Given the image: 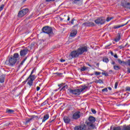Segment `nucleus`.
<instances>
[{"label": "nucleus", "instance_id": "f257e3e1", "mask_svg": "<svg viewBox=\"0 0 130 130\" xmlns=\"http://www.w3.org/2000/svg\"><path fill=\"white\" fill-rule=\"evenodd\" d=\"M87 50L88 49L86 46L79 48L77 50L72 52L69 56V58L72 59L74 57H78L81 54H83L84 52H87Z\"/></svg>", "mask_w": 130, "mask_h": 130}, {"label": "nucleus", "instance_id": "f03ea898", "mask_svg": "<svg viewBox=\"0 0 130 130\" xmlns=\"http://www.w3.org/2000/svg\"><path fill=\"white\" fill-rule=\"evenodd\" d=\"M19 54L15 53L13 54V56H11L8 58V60H6L5 63L7 64V66L13 67V66L16 64L17 60H19Z\"/></svg>", "mask_w": 130, "mask_h": 130}, {"label": "nucleus", "instance_id": "7ed1b4c3", "mask_svg": "<svg viewBox=\"0 0 130 130\" xmlns=\"http://www.w3.org/2000/svg\"><path fill=\"white\" fill-rule=\"evenodd\" d=\"M95 121H96L95 117L92 116L89 117L86 123V127L88 129H94L96 127V126H95Z\"/></svg>", "mask_w": 130, "mask_h": 130}, {"label": "nucleus", "instance_id": "20e7f679", "mask_svg": "<svg viewBox=\"0 0 130 130\" xmlns=\"http://www.w3.org/2000/svg\"><path fill=\"white\" fill-rule=\"evenodd\" d=\"M86 89H88V87L86 86H81L79 88L76 89H71L70 92L74 96H79V95H81V93L83 92V91H85Z\"/></svg>", "mask_w": 130, "mask_h": 130}, {"label": "nucleus", "instance_id": "39448f33", "mask_svg": "<svg viewBox=\"0 0 130 130\" xmlns=\"http://www.w3.org/2000/svg\"><path fill=\"white\" fill-rule=\"evenodd\" d=\"M34 73V70H32V71L30 73V75L26 79L27 84L29 86V87H31L33 86V82L36 79V76L35 75H33Z\"/></svg>", "mask_w": 130, "mask_h": 130}, {"label": "nucleus", "instance_id": "423d86ee", "mask_svg": "<svg viewBox=\"0 0 130 130\" xmlns=\"http://www.w3.org/2000/svg\"><path fill=\"white\" fill-rule=\"evenodd\" d=\"M42 31L46 34H52V28L49 26H45L43 28Z\"/></svg>", "mask_w": 130, "mask_h": 130}, {"label": "nucleus", "instance_id": "0eeeda50", "mask_svg": "<svg viewBox=\"0 0 130 130\" xmlns=\"http://www.w3.org/2000/svg\"><path fill=\"white\" fill-rule=\"evenodd\" d=\"M29 12V10L27 8L22 9V10L20 11L18 13V17L19 18H22V17H24L25 15L27 14Z\"/></svg>", "mask_w": 130, "mask_h": 130}, {"label": "nucleus", "instance_id": "6e6552de", "mask_svg": "<svg viewBox=\"0 0 130 130\" xmlns=\"http://www.w3.org/2000/svg\"><path fill=\"white\" fill-rule=\"evenodd\" d=\"M95 23L98 25H103L105 23V19L104 18H99L95 20Z\"/></svg>", "mask_w": 130, "mask_h": 130}, {"label": "nucleus", "instance_id": "1a4fd4ad", "mask_svg": "<svg viewBox=\"0 0 130 130\" xmlns=\"http://www.w3.org/2000/svg\"><path fill=\"white\" fill-rule=\"evenodd\" d=\"M81 117V112L79 111L75 112L72 115L73 119H79Z\"/></svg>", "mask_w": 130, "mask_h": 130}, {"label": "nucleus", "instance_id": "9d476101", "mask_svg": "<svg viewBox=\"0 0 130 130\" xmlns=\"http://www.w3.org/2000/svg\"><path fill=\"white\" fill-rule=\"evenodd\" d=\"M27 53H28V49H22L20 52V56H22V57H24Z\"/></svg>", "mask_w": 130, "mask_h": 130}, {"label": "nucleus", "instance_id": "9b49d317", "mask_svg": "<svg viewBox=\"0 0 130 130\" xmlns=\"http://www.w3.org/2000/svg\"><path fill=\"white\" fill-rule=\"evenodd\" d=\"M63 121L65 123H70V122H71V119L68 116H64L63 117Z\"/></svg>", "mask_w": 130, "mask_h": 130}, {"label": "nucleus", "instance_id": "f8f14e48", "mask_svg": "<svg viewBox=\"0 0 130 130\" xmlns=\"http://www.w3.org/2000/svg\"><path fill=\"white\" fill-rule=\"evenodd\" d=\"M77 33H78V31H77V30H72L70 34L71 37H75V36H76V35H77Z\"/></svg>", "mask_w": 130, "mask_h": 130}, {"label": "nucleus", "instance_id": "ddd939ff", "mask_svg": "<svg viewBox=\"0 0 130 130\" xmlns=\"http://www.w3.org/2000/svg\"><path fill=\"white\" fill-rule=\"evenodd\" d=\"M49 118V114H46L44 116V117L42 120V122H45Z\"/></svg>", "mask_w": 130, "mask_h": 130}, {"label": "nucleus", "instance_id": "4468645a", "mask_svg": "<svg viewBox=\"0 0 130 130\" xmlns=\"http://www.w3.org/2000/svg\"><path fill=\"white\" fill-rule=\"evenodd\" d=\"M122 6H123L124 8H127V9H130V3H122Z\"/></svg>", "mask_w": 130, "mask_h": 130}, {"label": "nucleus", "instance_id": "2eb2a0df", "mask_svg": "<svg viewBox=\"0 0 130 130\" xmlns=\"http://www.w3.org/2000/svg\"><path fill=\"white\" fill-rule=\"evenodd\" d=\"M126 24H127V22L125 24H122L120 25H114L113 26V29H119V28H120L121 27H123V26H125V25H126Z\"/></svg>", "mask_w": 130, "mask_h": 130}, {"label": "nucleus", "instance_id": "dca6fc26", "mask_svg": "<svg viewBox=\"0 0 130 130\" xmlns=\"http://www.w3.org/2000/svg\"><path fill=\"white\" fill-rule=\"evenodd\" d=\"M120 38H121L120 34H118V36L115 39V41L116 42H118V41H119L120 40Z\"/></svg>", "mask_w": 130, "mask_h": 130}, {"label": "nucleus", "instance_id": "f3484780", "mask_svg": "<svg viewBox=\"0 0 130 130\" xmlns=\"http://www.w3.org/2000/svg\"><path fill=\"white\" fill-rule=\"evenodd\" d=\"M84 127L83 126H77L75 127V130H83Z\"/></svg>", "mask_w": 130, "mask_h": 130}, {"label": "nucleus", "instance_id": "a211bd4d", "mask_svg": "<svg viewBox=\"0 0 130 130\" xmlns=\"http://www.w3.org/2000/svg\"><path fill=\"white\" fill-rule=\"evenodd\" d=\"M5 82V76L2 75L0 76V83H4Z\"/></svg>", "mask_w": 130, "mask_h": 130}, {"label": "nucleus", "instance_id": "6ab92c4d", "mask_svg": "<svg viewBox=\"0 0 130 130\" xmlns=\"http://www.w3.org/2000/svg\"><path fill=\"white\" fill-rule=\"evenodd\" d=\"M118 61L120 64H126V62L122 61L120 59H118Z\"/></svg>", "mask_w": 130, "mask_h": 130}, {"label": "nucleus", "instance_id": "aec40b11", "mask_svg": "<svg viewBox=\"0 0 130 130\" xmlns=\"http://www.w3.org/2000/svg\"><path fill=\"white\" fill-rule=\"evenodd\" d=\"M6 112H7V113H9L10 114H12V113H14V112H15V111H14L13 110L7 109L6 110Z\"/></svg>", "mask_w": 130, "mask_h": 130}, {"label": "nucleus", "instance_id": "412c9836", "mask_svg": "<svg viewBox=\"0 0 130 130\" xmlns=\"http://www.w3.org/2000/svg\"><path fill=\"white\" fill-rule=\"evenodd\" d=\"M123 130H130V126L124 125L123 126Z\"/></svg>", "mask_w": 130, "mask_h": 130}, {"label": "nucleus", "instance_id": "4be33fe9", "mask_svg": "<svg viewBox=\"0 0 130 130\" xmlns=\"http://www.w3.org/2000/svg\"><path fill=\"white\" fill-rule=\"evenodd\" d=\"M103 61H104V62H106L107 63V62L109 61V60H108V58L104 57L103 59Z\"/></svg>", "mask_w": 130, "mask_h": 130}, {"label": "nucleus", "instance_id": "5701e85b", "mask_svg": "<svg viewBox=\"0 0 130 130\" xmlns=\"http://www.w3.org/2000/svg\"><path fill=\"white\" fill-rule=\"evenodd\" d=\"M87 69H88V68H86V67L84 66L81 68V72H85V71L87 70Z\"/></svg>", "mask_w": 130, "mask_h": 130}, {"label": "nucleus", "instance_id": "b1692460", "mask_svg": "<svg viewBox=\"0 0 130 130\" xmlns=\"http://www.w3.org/2000/svg\"><path fill=\"white\" fill-rule=\"evenodd\" d=\"M126 45H127V44H126L125 46H123V45H121V46H119L118 47V48H119V49H123V48H124Z\"/></svg>", "mask_w": 130, "mask_h": 130}, {"label": "nucleus", "instance_id": "393cba45", "mask_svg": "<svg viewBox=\"0 0 130 130\" xmlns=\"http://www.w3.org/2000/svg\"><path fill=\"white\" fill-rule=\"evenodd\" d=\"M88 24V27H92L94 26V23L93 22H87Z\"/></svg>", "mask_w": 130, "mask_h": 130}, {"label": "nucleus", "instance_id": "a878e982", "mask_svg": "<svg viewBox=\"0 0 130 130\" xmlns=\"http://www.w3.org/2000/svg\"><path fill=\"white\" fill-rule=\"evenodd\" d=\"M121 127L120 126H118V127H115L113 128V130H121Z\"/></svg>", "mask_w": 130, "mask_h": 130}, {"label": "nucleus", "instance_id": "bb28decb", "mask_svg": "<svg viewBox=\"0 0 130 130\" xmlns=\"http://www.w3.org/2000/svg\"><path fill=\"white\" fill-rule=\"evenodd\" d=\"M114 70H116V71L119 70L120 68H119V66H114Z\"/></svg>", "mask_w": 130, "mask_h": 130}, {"label": "nucleus", "instance_id": "cd10ccee", "mask_svg": "<svg viewBox=\"0 0 130 130\" xmlns=\"http://www.w3.org/2000/svg\"><path fill=\"white\" fill-rule=\"evenodd\" d=\"M113 19V17H107V22H109V21H111V20H112Z\"/></svg>", "mask_w": 130, "mask_h": 130}, {"label": "nucleus", "instance_id": "c85d7f7f", "mask_svg": "<svg viewBox=\"0 0 130 130\" xmlns=\"http://www.w3.org/2000/svg\"><path fill=\"white\" fill-rule=\"evenodd\" d=\"M95 83H100V84H102V83H103V81H102V80H101V79H99V80H96L95 81Z\"/></svg>", "mask_w": 130, "mask_h": 130}, {"label": "nucleus", "instance_id": "c756f323", "mask_svg": "<svg viewBox=\"0 0 130 130\" xmlns=\"http://www.w3.org/2000/svg\"><path fill=\"white\" fill-rule=\"evenodd\" d=\"M82 26H84V27H89L88 22H85L82 24Z\"/></svg>", "mask_w": 130, "mask_h": 130}, {"label": "nucleus", "instance_id": "7c9ffc66", "mask_svg": "<svg viewBox=\"0 0 130 130\" xmlns=\"http://www.w3.org/2000/svg\"><path fill=\"white\" fill-rule=\"evenodd\" d=\"M27 120L26 121V123H28V122H29V121H31V120H32L33 119V118H27L26 119Z\"/></svg>", "mask_w": 130, "mask_h": 130}, {"label": "nucleus", "instance_id": "2f4dec72", "mask_svg": "<svg viewBox=\"0 0 130 130\" xmlns=\"http://www.w3.org/2000/svg\"><path fill=\"white\" fill-rule=\"evenodd\" d=\"M102 92H108V89H107V88H105L104 89H103L102 90Z\"/></svg>", "mask_w": 130, "mask_h": 130}, {"label": "nucleus", "instance_id": "473e14b6", "mask_svg": "<svg viewBox=\"0 0 130 130\" xmlns=\"http://www.w3.org/2000/svg\"><path fill=\"white\" fill-rule=\"evenodd\" d=\"M4 8H5V5H2L0 7V11H3V10H4Z\"/></svg>", "mask_w": 130, "mask_h": 130}, {"label": "nucleus", "instance_id": "72a5a7b5", "mask_svg": "<svg viewBox=\"0 0 130 130\" xmlns=\"http://www.w3.org/2000/svg\"><path fill=\"white\" fill-rule=\"evenodd\" d=\"M126 64H128V66H130V59L127 60L126 62Z\"/></svg>", "mask_w": 130, "mask_h": 130}, {"label": "nucleus", "instance_id": "f704fd0d", "mask_svg": "<svg viewBox=\"0 0 130 130\" xmlns=\"http://www.w3.org/2000/svg\"><path fill=\"white\" fill-rule=\"evenodd\" d=\"M117 86H118V82H116L115 84V89H117Z\"/></svg>", "mask_w": 130, "mask_h": 130}, {"label": "nucleus", "instance_id": "c9c22d12", "mask_svg": "<svg viewBox=\"0 0 130 130\" xmlns=\"http://www.w3.org/2000/svg\"><path fill=\"white\" fill-rule=\"evenodd\" d=\"M65 88L68 89V85H64L61 88V90H65Z\"/></svg>", "mask_w": 130, "mask_h": 130}, {"label": "nucleus", "instance_id": "e433bc0d", "mask_svg": "<svg viewBox=\"0 0 130 130\" xmlns=\"http://www.w3.org/2000/svg\"><path fill=\"white\" fill-rule=\"evenodd\" d=\"M94 74H95V76H99V75H100L101 74V73L98 72H95Z\"/></svg>", "mask_w": 130, "mask_h": 130}, {"label": "nucleus", "instance_id": "4c0bfd02", "mask_svg": "<svg viewBox=\"0 0 130 130\" xmlns=\"http://www.w3.org/2000/svg\"><path fill=\"white\" fill-rule=\"evenodd\" d=\"M102 75H103L104 76H106V77H108V74L106 73H102Z\"/></svg>", "mask_w": 130, "mask_h": 130}, {"label": "nucleus", "instance_id": "58836bf2", "mask_svg": "<svg viewBox=\"0 0 130 130\" xmlns=\"http://www.w3.org/2000/svg\"><path fill=\"white\" fill-rule=\"evenodd\" d=\"M91 111H92V113H93V114H96V110H95L92 109H91Z\"/></svg>", "mask_w": 130, "mask_h": 130}, {"label": "nucleus", "instance_id": "ea45409f", "mask_svg": "<svg viewBox=\"0 0 130 130\" xmlns=\"http://www.w3.org/2000/svg\"><path fill=\"white\" fill-rule=\"evenodd\" d=\"M126 91H130V87H126L125 88Z\"/></svg>", "mask_w": 130, "mask_h": 130}, {"label": "nucleus", "instance_id": "a19ab883", "mask_svg": "<svg viewBox=\"0 0 130 130\" xmlns=\"http://www.w3.org/2000/svg\"><path fill=\"white\" fill-rule=\"evenodd\" d=\"M60 61H61V62H64V61H66V60H64L63 59H61Z\"/></svg>", "mask_w": 130, "mask_h": 130}, {"label": "nucleus", "instance_id": "79ce46f5", "mask_svg": "<svg viewBox=\"0 0 130 130\" xmlns=\"http://www.w3.org/2000/svg\"><path fill=\"white\" fill-rule=\"evenodd\" d=\"M40 90V87L39 86L37 87V91H39Z\"/></svg>", "mask_w": 130, "mask_h": 130}, {"label": "nucleus", "instance_id": "37998d69", "mask_svg": "<svg viewBox=\"0 0 130 130\" xmlns=\"http://www.w3.org/2000/svg\"><path fill=\"white\" fill-rule=\"evenodd\" d=\"M25 60H26V59H24L22 62H21V64H23L24 62H25Z\"/></svg>", "mask_w": 130, "mask_h": 130}, {"label": "nucleus", "instance_id": "c03bdc74", "mask_svg": "<svg viewBox=\"0 0 130 130\" xmlns=\"http://www.w3.org/2000/svg\"><path fill=\"white\" fill-rule=\"evenodd\" d=\"M46 2H54V0H46Z\"/></svg>", "mask_w": 130, "mask_h": 130}, {"label": "nucleus", "instance_id": "a18cd8bd", "mask_svg": "<svg viewBox=\"0 0 130 130\" xmlns=\"http://www.w3.org/2000/svg\"><path fill=\"white\" fill-rule=\"evenodd\" d=\"M71 24H74V19H72L71 21Z\"/></svg>", "mask_w": 130, "mask_h": 130}, {"label": "nucleus", "instance_id": "49530a36", "mask_svg": "<svg viewBox=\"0 0 130 130\" xmlns=\"http://www.w3.org/2000/svg\"><path fill=\"white\" fill-rule=\"evenodd\" d=\"M127 72L130 74V68H127Z\"/></svg>", "mask_w": 130, "mask_h": 130}, {"label": "nucleus", "instance_id": "de8ad7c7", "mask_svg": "<svg viewBox=\"0 0 130 130\" xmlns=\"http://www.w3.org/2000/svg\"><path fill=\"white\" fill-rule=\"evenodd\" d=\"M108 89H109L110 91H111L112 90V89L110 87H108Z\"/></svg>", "mask_w": 130, "mask_h": 130}, {"label": "nucleus", "instance_id": "09e8293b", "mask_svg": "<svg viewBox=\"0 0 130 130\" xmlns=\"http://www.w3.org/2000/svg\"><path fill=\"white\" fill-rule=\"evenodd\" d=\"M87 66H88V67H90V68L92 67V66H91L90 64L87 63Z\"/></svg>", "mask_w": 130, "mask_h": 130}, {"label": "nucleus", "instance_id": "8fccbe9b", "mask_svg": "<svg viewBox=\"0 0 130 130\" xmlns=\"http://www.w3.org/2000/svg\"><path fill=\"white\" fill-rule=\"evenodd\" d=\"M114 56V57H115V58H117V57H118L117 55H115Z\"/></svg>", "mask_w": 130, "mask_h": 130}, {"label": "nucleus", "instance_id": "3c124183", "mask_svg": "<svg viewBox=\"0 0 130 130\" xmlns=\"http://www.w3.org/2000/svg\"><path fill=\"white\" fill-rule=\"evenodd\" d=\"M67 21H70V16H68V19H67Z\"/></svg>", "mask_w": 130, "mask_h": 130}, {"label": "nucleus", "instance_id": "603ef678", "mask_svg": "<svg viewBox=\"0 0 130 130\" xmlns=\"http://www.w3.org/2000/svg\"><path fill=\"white\" fill-rule=\"evenodd\" d=\"M112 64H115V62H114V61H112Z\"/></svg>", "mask_w": 130, "mask_h": 130}, {"label": "nucleus", "instance_id": "864d4df0", "mask_svg": "<svg viewBox=\"0 0 130 130\" xmlns=\"http://www.w3.org/2000/svg\"><path fill=\"white\" fill-rule=\"evenodd\" d=\"M96 66L98 68H99V63H96Z\"/></svg>", "mask_w": 130, "mask_h": 130}, {"label": "nucleus", "instance_id": "5fc2aeb1", "mask_svg": "<svg viewBox=\"0 0 130 130\" xmlns=\"http://www.w3.org/2000/svg\"><path fill=\"white\" fill-rule=\"evenodd\" d=\"M111 55H113V52H111Z\"/></svg>", "mask_w": 130, "mask_h": 130}, {"label": "nucleus", "instance_id": "6e6d98bb", "mask_svg": "<svg viewBox=\"0 0 130 130\" xmlns=\"http://www.w3.org/2000/svg\"><path fill=\"white\" fill-rule=\"evenodd\" d=\"M58 86H59V87L60 88V87H61V84H60V85H59Z\"/></svg>", "mask_w": 130, "mask_h": 130}, {"label": "nucleus", "instance_id": "4d7b16f0", "mask_svg": "<svg viewBox=\"0 0 130 130\" xmlns=\"http://www.w3.org/2000/svg\"><path fill=\"white\" fill-rule=\"evenodd\" d=\"M74 1H76V2H79V1H80V0H74Z\"/></svg>", "mask_w": 130, "mask_h": 130}, {"label": "nucleus", "instance_id": "13d9d810", "mask_svg": "<svg viewBox=\"0 0 130 130\" xmlns=\"http://www.w3.org/2000/svg\"><path fill=\"white\" fill-rule=\"evenodd\" d=\"M108 46H110V45L107 46L106 47V48H107V47H108Z\"/></svg>", "mask_w": 130, "mask_h": 130}, {"label": "nucleus", "instance_id": "bf43d9fd", "mask_svg": "<svg viewBox=\"0 0 130 130\" xmlns=\"http://www.w3.org/2000/svg\"><path fill=\"white\" fill-rule=\"evenodd\" d=\"M26 1H27V0H23V2H26Z\"/></svg>", "mask_w": 130, "mask_h": 130}]
</instances>
